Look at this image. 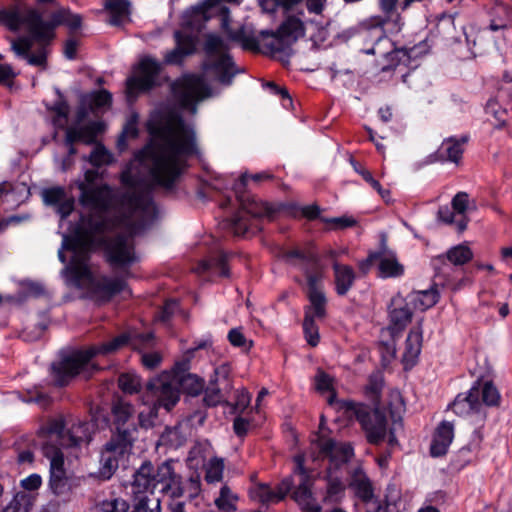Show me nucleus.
<instances>
[{
    "label": "nucleus",
    "mask_w": 512,
    "mask_h": 512,
    "mask_svg": "<svg viewBox=\"0 0 512 512\" xmlns=\"http://www.w3.org/2000/svg\"><path fill=\"white\" fill-rule=\"evenodd\" d=\"M147 128L152 141L137 158L148 169L149 180L137 177L129 167L121 173L124 191L119 192L97 185L99 172L86 170L77 187L79 201L90 214L81 216L70 235H63L58 251L68 284L79 288L89 282L104 301L127 291L125 277L138 261L132 237L145 230L157 212L152 190L158 186L171 193L187 158L198 153L195 131L183 120L180 108L161 105L150 115Z\"/></svg>",
    "instance_id": "obj_1"
},
{
    "label": "nucleus",
    "mask_w": 512,
    "mask_h": 512,
    "mask_svg": "<svg viewBox=\"0 0 512 512\" xmlns=\"http://www.w3.org/2000/svg\"><path fill=\"white\" fill-rule=\"evenodd\" d=\"M295 468L292 475L283 479L276 487L262 484L258 487V496L263 503H278L291 492L292 499L304 512H320L312 493L314 478L305 467V456L302 454L294 457Z\"/></svg>",
    "instance_id": "obj_2"
},
{
    "label": "nucleus",
    "mask_w": 512,
    "mask_h": 512,
    "mask_svg": "<svg viewBox=\"0 0 512 512\" xmlns=\"http://www.w3.org/2000/svg\"><path fill=\"white\" fill-rule=\"evenodd\" d=\"M189 359L176 362L171 372H163L149 381V390L158 396L160 405L170 411L179 401L181 390L196 396L204 388V381L195 374L188 373Z\"/></svg>",
    "instance_id": "obj_3"
},
{
    "label": "nucleus",
    "mask_w": 512,
    "mask_h": 512,
    "mask_svg": "<svg viewBox=\"0 0 512 512\" xmlns=\"http://www.w3.org/2000/svg\"><path fill=\"white\" fill-rule=\"evenodd\" d=\"M131 339L129 334H121L112 340L87 349L77 350L52 365V377L56 385H67L76 375L85 371L92 358L107 356L125 346Z\"/></svg>",
    "instance_id": "obj_4"
},
{
    "label": "nucleus",
    "mask_w": 512,
    "mask_h": 512,
    "mask_svg": "<svg viewBox=\"0 0 512 512\" xmlns=\"http://www.w3.org/2000/svg\"><path fill=\"white\" fill-rule=\"evenodd\" d=\"M227 42L217 35H208L204 44L206 58L203 69L207 76L223 85H230L233 78L243 70L236 67L228 53Z\"/></svg>",
    "instance_id": "obj_5"
},
{
    "label": "nucleus",
    "mask_w": 512,
    "mask_h": 512,
    "mask_svg": "<svg viewBox=\"0 0 512 512\" xmlns=\"http://www.w3.org/2000/svg\"><path fill=\"white\" fill-rule=\"evenodd\" d=\"M238 201L240 209L226 224L237 236H244L249 231L260 230L257 221L262 218L271 220L277 212V209L268 203L258 201L249 195L238 196Z\"/></svg>",
    "instance_id": "obj_6"
},
{
    "label": "nucleus",
    "mask_w": 512,
    "mask_h": 512,
    "mask_svg": "<svg viewBox=\"0 0 512 512\" xmlns=\"http://www.w3.org/2000/svg\"><path fill=\"white\" fill-rule=\"evenodd\" d=\"M62 430L63 423L54 422L50 430V441H45L42 447L44 456L50 462L49 487L56 496L67 495L72 489L71 480L64 468L63 452L60 447L54 445V442L61 437Z\"/></svg>",
    "instance_id": "obj_7"
},
{
    "label": "nucleus",
    "mask_w": 512,
    "mask_h": 512,
    "mask_svg": "<svg viewBox=\"0 0 512 512\" xmlns=\"http://www.w3.org/2000/svg\"><path fill=\"white\" fill-rule=\"evenodd\" d=\"M349 417H355L364 430L367 440L371 444H379L387 434V419L378 409H371L369 406L345 401L340 405Z\"/></svg>",
    "instance_id": "obj_8"
},
{
    "label": "nucleus",
    "mask_w": 512,
    "mask_h": 512,
    "mask_svg": "<svg viewBox=\"0 0 512 512\" xmlns=\"http://www.w3.org/2000/svg\"><path fill=\"white\" fill-rule=\"evenodd\" d=\"M4 21L11 30L26 26L34 37L44 38L49 34V28L43 23L42 15L32 8H15L10 11H0V22Z\"/></svg>",
    "instance_id": "obj_9"
},
{
    "label": "nucleus",
    "mask_w": 512,
    "mask_h": 512,
    "mask_svg": "<svg viewBox=\"0 0 512 512\" xmlns=\"http://www.w3.org/2000/svg\"><path fill=\"white\" fill-rule=\"evenodd\" d=\"M61 421L63 423V430L61 431V437L54 442V445L63 447H77L83 443H89L92 435L93 425L86 421L70 419L65 420L62 417L52 419L47 425V440L50 441V430L54 422Z\"/></svg>",
    "instance_id": "obj_10"
},
{
    "label": "nucleus",
    "mask_w": 512,
    "mask_h": 512,
    "mask_svg": "<svg viewBox=\"0 0 512 512\" xmlns=\"http://www.w3.org/2000/svg\"><path fill=\"white\" fill-rule=\"evenodd\" d=\"M211 96V89L205 79L199 75L185 76L179 89L176 91V97L181 109L190 111L191 114L197 112L196 104L205 98Z\"/></svg>",
    "instance_id": "obj_11"
},
{
    "label": "nucleus",
    "mask_w": 512,
    "mask_h": 512,
    "mask_svg": "<svg viewBox=\"0 0 512 512\" xmlns=\"http://www.w3.org/2000/svg\"><path fill=\"white\" fill-rule=\"evenodd\" d=\"M161 64L152 57H144L140 60L136 75L126 80L127 97L131 100L139 92L147 91L156 84Z\"/></svg>",
    "instance_id": "obj_12"
},
{
    "label": "nucleus",
    "mask_w": 512,
    "mask_h": 512,
    "mask_svg": "<svg viewBox=\"0 0 512 512\" xmlns=\"http://www.w3.org/2000/svg\"><path fill=\"white\" fill-rule=\"evenodd\" d=\"M262 36H271L267 47L273 53L286 52L292 44L304 35L303 22L296 17H288L276 32L262 31Z\"/></svg>",
    "instance_id": "obj_13"
},
{
    "label": "nucleus",
    "mask_w": 512,
    "mask_h": 512,
    "mask_svg": "<svg viewBox=\"0 0 512 512\" xmlns=\"http://www.w3.org/2000/svg\"><path fill=\"white\" fill-rule=\"evenodd\" d=\"M113 416L114 430L111 438H118L117 440H129L130 444H134L137 439V427L131 422L134 414V406L123 400L118 399L112 404L111 408Z\"/></svg>",
    "instance_id": "obj_14"
},
{
    "label": "nucleus",
    "mask_w": 512,
    "mask_h": 512,
    "mask_svg": "<svg viewBox=\"0 0 512 512\" xmlns=\"http://www.w3.org/2000/svg\"><path fill=\"white\" fill-rule=\"evenodd\" d=\"M309 264L301 270L304 272L308 284V298L310 306H313L314 313L319 318L326 316V297L318 284L323 278V266L317 257L309 260Z\"/></svg>",
    "instance_id": "obj_15"
},
{
    "label": "nucleus",
    "mask_w": 512,
    "mask_h": 512,
    "mask_svg": "<svg viewBox=\"0 0 512 512\" xmlns=\"http://www.w3.org/2000/svg\"><path fill=\"white\" fill-rule=\"evenodd\" d=\"M30 37H23L12 42V50L18 57L27 60L28 64L33 66H46L47 45L50 41L42 42L37 40L29 31Z\"/></svg>",
    "instance_id": "obj_16"
},
{
    "label": "nucleus",
    "mask_w": 512,
    "mask_h": 512,
    "mask_svg": "<svg viewBox=\"0 0 512 512\" xmlns=\"http://www.w3.org/2000/svg\"><path fill=\"white\" fill-rule=\"evenodd\" d=\"M367 261H378L379 274L382 278H396L404 273V266L398 261L396 253L388 248L385 237L381 239L379 250L370 253Z\"/></svg>",
    "instance_id": "obj_17"
},
{
    "label": "nucleus",
    "mask_w": 512,
    "mask_h": 512,
    "mask_svg": "<svg viewBox=\"0 0 512 512\" xmlns=\"http://www.w3.org/2000/svg\"><path fill=\"white\" fill-rule=\"evenodd\" d=\"M117 439L110 438L101 452L102 473L107 474L108 477L118 468L119 459L130 454L133 448L129 440Z\"/></svg>",
    "instance_id": "obj_18"
},
{
    "label": "nucleus",
    "mask_w": 512,
    "mask_h": 512,
    "mask_svg": "<svg viewBox=\"0 0 512 512\" xmlns=\"http://www.w3.org/2000/svg\"><path fill=\"white\" fill-rule=\"evenodd\" d=\"M153 478L156 488L161 486L160 490L170 492L172 498L183 496L181 477L174 470V461H165L156 471L153 469Z\"/></svg>",
    "instance_id": "obj_19"
},
{
    "label": "nucleus",
    "mask_w": 512,
    "mask_h": 512,
    "mask_svg": "<svg viewBox=\"0 0 512 512\" xmlns=\"http://www.w3.org/2000/svg\"><path fill=\"white\" fill-rule=\"evenodd\" d=\"M412 312L408 307L407 299L397 294L391 299L389 306V326L388 330L392 337L401 333L410 323Z\"/></svg>",
    "instance_id": "obj_20"
},
{
    "label": "nucleus",
    "mask_w": 512,
    "mask_h": 512,
    "mask_svg": "<svg viewBox=\"0 0 512 512\" xmlns=\"http://www.w3.org/2000/svg\"><path fill=\"white\" fill-rule=\"evenodd\" d=\"M319 456L328 458L330 467L347 463L354 455L353 447L349 443H337L332 439H319Z\"/></svg>",
    "instance_id": "obj_21"
},
{
    "label": "nucleus",
    "mask_w": 512,
    "mask_h": 512,
    "mask_svg": "<svg viewBox=\"0 0 512 512\" xmlns=\"http://www.w3.org/2000/svg\"><path fill=\"white\" fill-rule=\"evenodd\" d=\"M479 396L480 383L476 382L471 387L467 395L459 394L456 397V399L451 405V409L455 414L460 416H466L471 413H476L481 417V420H483L484 413H482L481 411L482 404L479 401Z\"/></svg>",
    "instance_id": "obj_22"
},
{
    "label": "nucleus",
    "mask_w": 512,
    "mask_h": 512,
    "mask_svg": "<svg viewBox=\"0 0 512 512\" xmlns=\"http://www.w3.org/2000/svg\"><path fill=\"white\" fill-rule=\"evenodd\" d=\"M176 47L164 54V62L170 65L182 63L184 58L195 51L196 43L193 36L176 31L174 33Z\"/></svg>",
    "instance_id": "obj_23"
},
{
    "label": "nucleus",
    "mask_w": 512,
    "mask_h": 512,
    "mask_svg": "<svg viewBox=\"0 0 512 512\" xmlns=\"http://www.w3.org/2000/svg\"><path fill=\"white\" fill-rule=\"evenodd\" d=\"M454 438V426L451 422L443 421L436 428L430 446V453L433 457H440L447 453Z\"/></svg>",
    "instance_id": "obj_24"
},
{
    "label": "nucleus",
    "mask_w": 512,
    "mask_h": 512,
    "mask_svg": "<svg viewBox=\"0 0 512 512\" xmlns=\"http://www.w3.org/2000/svg\"><path fill=\"white\" fill-rule=\"evenodd\" d=\"M44 24L49 28V34L44 38L35 37L37 40L42 42L51 41L54 37V28L60 24H65L72 30L80 28L82 24V18L79 14H73L70 10L61 8L54 12L51 16L50 22L43 21Z\"/></svg>",
    "instance_id": "obj_25"
},
{
    "label": "nucleus",
    "mask_w": 512,
    "mask_h": 512,
    "mask_svg": "<svg viewBox=\"0 0 512 512\" xmlns=\"http://www.w3.org/2000/svg\"><path fill=\"white\" fill-rule=\"evenodd\" d=\"M332 269L334 273L335 291L337 295L345 296L355 283L356 273L351 266L341 264L338 261L333 262Z\"/></svg>",
    "instance_id": "obj_26"
},
{
    "label": "nucleus",
    "mask_w": 512,
    "mask_h": 512,
    "mask_svg": "<svg viewBox=\"0 0 512 512\" xmlns=\"http://www.w3.org/2000/svg\"><path fill=\"white\" fill-rule=\"evenodd\" d=\"M227 254L221 249L214 251L208 259L199 262L194 271L198 274L211 272L219 276L226 277L229 275L228 268L226 266Z\"/></svg>",
    "instance_id": "obj_27"
},
{
    "label": "nucleus",
    "mask_w": 512,
    "mask_h": 512,
    "mask_svg": "<svg viewBox=\"0 0 512 512\" xmlns=\"http://www.w3.org/2000/svg\"><path fill=\"white\" fill-rule=\"evenodd\" d=\"M155 489L153 465L150 462H144L134 474L132 493L137 496L146 492L152 493Z\"/></svg>",
    "instance_id": "obj_28"
},
{
    "label": "nucleus",
    "mask_w": 512,
    "mask_h": 512,
    "mask_svg": "<svg viewBox=\"0 0 512 512\" xmlns=\"http://www.w3.org/2000/svg\"><path fill=\"white\" fill-rule=\"evenodd\" d=\"M142 403L148 406V409L147 411L139 412L138 421L142 428L148 429L154 425V421L158 416V409L163 408V405L159 403L158 396L149 390V382L146 384V392L142 398Z\"/></svg>",
    "instance_id": "obj_29"
},
{
    "label": "nucleus",
    "mask_w": 512,
    "mask_h": 512,
    "mask_svg": "<svg viewBox=\"0 0 512 512\" xmlns=\"http://www.w3.org/2000/svg\"><path fill=\"white\" fill-rule=\"evenodd\" d=\"M349 486L362 501L369 502L373 498L372 483L362 468L358 467L352 471Z\"/></svg>",
    "instance_id": "obj_30"
},
{
    "label": "nucleus",
    "mask_w": 512,
    "mask_h": 512,
    "mask_svg": "<svg viewBox=\"0 0 512 512\" xmlns=\"http://www.w3.org/2000/svg\"><path fill=\"white\" fill-rule=\"evenodd\" d=\"M101 130V123L91 122L82 127H69L66 129L65 144L77 141L91 144L94 142L97 133Z\"/></svg>",
    "instance_id": "obj_31"
},
{
    "label": "nucleus",
    "mask_w": 512,
    "mask_h": 512,
    "mask_svg": "<svg viewBox=\"0 0 512 512\" xmlns=\"http://www.w3.org/2000/svg\"><path fill=\"white\" fill-rule=\"evenodd\" d=\"M130 2L128 0H105V9L111 17L108 23L112 26H122L130 21Z\"/></svg>",
    "instance_id": "obj_32"
},
{
    "label": "nucleus",
    "mask_w": 512,
    "mask_h": 512,
    "mask_svg": "<svg viewBox=\"0 0 512 512\" xmlns=\"http://www.w3.org/2000/svg\"><path fill=\"white\" fill-rule=\"evenodd\" d=\"M439 299V293L436 288L428 290L414 291L408 295L407 300L421 311L433 307Z\"/></svg>",
    "instance_id": "obj_33"
},
{
    "label": "nucleus",
    "mask_w": 512,
    "mask_h": 512,
    "mask_svg": "<svg viewBox=\"0 0 512 512\" xmlns=\"http://www.w3.org/2000/svg\"><path fill=\"white\" fill-rule=\"evenodd\" d=\"M316 319L321 320L322 318H319L314 313L313 306L306 307L303 321V331L307 343L312 347L317 346L320 341L319 328L315 323Z\"/></svg>",
    "instance_id": "obj_34"
},
{
    "label": "nucleus",
    "mask_w": 512,
    "mask_h": 512,
    "mask_svg": "<svg viewBox=\"0 0 512 512\" xmlns=\"http://www.w3.org/2000/svg\"><path fill=\"white\" fill-rule=\"evenodd\" d=\"M35 500V494L19 491L0 512H30Z\"/></svg>",
    "instance_id": "obj_35"
},
{
    "label": "nucleus",
    "mask_w": 512,
    "mask_h": 512,
    "mask_svg": "<svg viewBox=\"0 0 512 512\" xmlns=\"http://www.w3.org/2000/svg\"><path fill=\"white\" fill-rule=\"evenodd\" d=\"M467 141V136L446 139L440 147V154H445L449 161L458 163L462 157L464 145Z\"/></svg>",
    "instance_id": "obj_36"
},
{
    "label": "nucleus",
    "mask_w": 512,
    "mask_h": 512,
    "mask_svg": "<svg viewBox=\"0 0 512 512\" xmlns=\"http://www.w3.org/2000/svg\"><path fill=\"white\" fill-rule=\"evenodd\" d=\"M327 470V491L324 500L326 502L335 503L344 496L345 485L340 477L333 475L331 467Z\"/></svg>",
    "instance_id": "obj_37"
},
{
    "label": "nucleus",
    "mask_w": 512,
    "mask_h": 512,
    "mask_svg": "<svg viewBox=\"0 0 512 512\" xmlns=\"http://www.w3.org/2000/svg\"><path fill=\"white\" fill-rule=\"evenodd\" d=\"M469 196L466 192H458L452 199V209L459 217L456 221V227L459 232H463L467 227V218L465 212L468 208Z\"/></svg>",
    "instance_id": "obj_38"
},
{
    "label": "nucleus",
    "mask_w": 512,
    "mask_h": 512,
    "mask_svg": "<svg viewBox=\"0 0 512 512\" xmlns=\"http://www.w3.org/2000/svg\"><path fill=\"white\" fill-rule=\"evenodd\" d=\"M422 331L420 327L413 328L405 342L404 359L406 361H413L418 357L421 351Z\"/></svg>",
    "instance_id": "obj_39"
},
{
    "label": "nucleus",
    "mask_w": 512,
    "mask_h": 512,
    "mask_svg": "<svg viewBox=\"0 0 512 512\" xmlns=\"http://www.w3.org/2000/svg\"><path fill=\"white\" fill-rule=\"evenodd\" d=\"M229 393L230 391L224 390L223 387L209 381V384L204 391L203 400L207 406H216L222 403L230 405L227 401V395Z\"/></svg>",
    "instance_id": "obj_40"
},
{
    "label": "nucleus",
    "mask_w": 512,
    "mask_h": 512,
    "mask_svg": "<svg viewBox=\"0 0 512 512\" xmlns=\"http://www.w3.org/2000/svg\"><path fill=\"white\" fill-rule=\"evenodd\" d=\"M56 92L58 94L59 99L49 109L54 113L53 124L56 127L64 128L68 121L69 106L67 102L63 99L61 92L58 89L56 90Z\"/></svg>",
    "instance_id": "obj_41"
},
{
    "label": "nucleus",
    "mask_w": 512,
    "mask_h": 512,
    "mask_svg": "<svg viewBox=\"0 0 512 512\" xmlns=\"http://www.w3.org/2000/svg\"><path fill=\"white\" fill-rule=\"evenodd\" d=\"M238 497L231 489L224 485L220 489L219 496L215 499V505L223 512H234L236 510V501Z\"/></svg>",
    "instance_id": "obj_42"
},
{
    "label": "nucleus",
    "mask_w": 512,
    "mask_h": 512,
    "mask_svg": "<svg viewBox=\"0 0 512 512\" xmlns=\"http://www.w3.org/2000/svg\"><path fill=\"white\" fill-rule=\"evenodd\" d=\"M231 368L227 363H223L214 369L210 380L211 383L223 387L224 390L232 391L233 384L231 381Z\"/></svg>",
    "instance_id": "obj_43"
},
{
    "label": "nucleus",
    "mask_w": 512,
    "mask_h": 512,
    "mask_svg": "<svg viewBox=\"0 0 512 512\" xmlns=\"http://www.w3.org/2000/svg\"><path fill=\"white\" fill-rule=\"evenodd\" d=\"M131 512H161L160 499L154 496H136Z\"/></svg>",
    "instance_id": "obj_44"
},
{
    "label": "nucleus",
    "mask_w": 512,
    "mask_h": 512,
    "mask_svg": "<svg viewBox=\"0 0 512 512\" xmlns=\"http://www.w3.org/2000/svg\"><path fill=\"white\" fill-rule=\"evenodd\" d=\"M283 260L287 263L298 266L302 269L309 264V260L314 259L316 256L313 253H304L298 249L286 250L281 254Z\"/></svg>",
    "instance_id": "obj_45"
},
{
    "label": "nucleus",
    "mask_w": 512,
    "mask_h": 512,
    "mask_svg": "<svg viewBox=\"0 0 512 512\" xmlns=\"http://www.w3.org/2000/svg\"><path fill=\"white\" fill-rule=\"evenodd\" d=\"M446 257L454 265H464L472 259L473 253L468 246L457 245L447 251Z\"/></svg>",
    "instance_id": "obj_46"
},
{
    "label": "nucleus",
    "mask_w": 512,
    "mask_h": 512,
    "mask_svg": "<svg viewBox=\"0 0 512 512\" xmlns=\"http://www.w3.org/2000/svg\"><path fill=\"white\" fill-rule=\"evenodd\" d=\"M120 389L128 394L138 393L141 389V379L135 373H123L118 378Z\"/></svg>",
    "instance_id": "obj_47"
},
{
    "label": "nucleus",
    "mask_w": 512,
    "mask_h": 512,
    "mask_svg": "<svg viewBox=\"0 0 512 512\" xmlns=\"http://www.w3.org/2000/svg\"><path fill=\"white\" fill-rule=\"evenodd\" d=\"M223 459L214 457L210 459L206 467L205 479L208 483L219 482L223 477Z\"/></svg>",
    "instance_id": "obj_48"
},
{
    "label": "nucleus",
    "mask_w": 512,
    "mask_h": 512,
    "mask_svg": "<svg viewBox=\"0 0 512 512\" xmlns=\"http://www.w3.org/2000/svg\"><path fill=\"white\" fill-rule=\"evenodd\" d=\"M18 193L23 198H27L29 195V190L27 186L23 183L16 185L15 187L8 182L0 183V196L5 195V201L10 202L11 200L15 201L14 194ZM16 201H20V199H16Z\"/></svg>",
    "instance_id": "obj_49"
},
{
    "label": "nucleus",
    "mask_w": 512,
    "mask_h": 512,
    "mask_svg": "<svg viewBox=\"0 0 512 512\" xmlns=\"http://www.w3.org/2000/svg\"><path fill=\"white\" fill-rule=\"evenodd\" d=\"M88 161L95 167H101L112 162V155L102 145H97L89 155Z\"/></svg>",
    "instance_id": "obj_50"
},
{
    "label": "nucleus",
    "mask_w": 512,
    "mask_h": 512,
    "mask_svg": "<svg viewBox=\"0 0 512 512\" xmlns=\"http://www.w3.org/2000/svg\"><path fill=\"white\" fill-rule=\"evenodd\" d=\"M102 512H129V503L122 498H110L100 504Z\"/></svg>",
    "instance_id": "obj_51"
},
{
    "label": "nucleus",
    "mask_w": 512,
    "mask_h": 512,
    "mask_svg": "<svg viewBox=\"0 0 512 512\" xmlns=\"http://www.w3.org/2000/svg\"><path fill=\"white\" fill-rule=\"evenodd\" d=\"M480 394L482 402L488 406H495L499 403V392L491 382L484 383L483 387L480 388Z\"/></svg>",
    "instance_id": "obj_52"
},
{
    "label": "nucleus",
    "mask_w": 512,
    "mask_h": 512,
    "mask_svg": "<svg viewBox=\"0 0 512 512\" xmlns=\"http://www.w3.org/2000/svg\"><path fill=\"white\" fill-rule=\"evenodd\" d=\"M42 197L47 205L57 206L67 196L62 187H52L42 192Z\"/></svg>",
    "instance_id": "obj_53"
},
{
    "label": "nucleus",
    "mask_w": 512,
    "mask_h": 512,
    "mask_svg": "<svg viewBox=\"0 0 512 512\" xmlns=\"http://www.w3.org/2000/svg\"><path fill=\"white\" fill-rule=\"evenodd\" d=\"M251 402V395L250 393L242 388L236 391V400L234 404H231L229 406L232 407L234 413H242Z\"/></svg>",
    "instance_id": "obj_54"
},
{
    "label": "nucleus",
    "mask_w": 512,
    "mask_h": 512,
    "mask_svg": "<svg viewBox=\"0 0 512 512\" xmlns=\"http://www.w3.org/2000/svg\"><path fill=\"white\" fill-rule=\"evenodd\" d=\"M137 133V115H132L131 119L124 126L123 132L118 139L119 149L123 150L125 148L126 137H136Z\"/></svg>",
    "instance_id": "obj_55"
},
{
    "label": "nucleus",
    "mask_w": 512,
    "mask_h": 512,
    "mask_svg": "<svg viewBox=\"0 0 512 512\" xmlns=\"http://www.w3.org/2000/svg\"><path fill=\"white\" fill-rule=\"evenodd\" d=\"M25 296L27 297H40L45 294L44 286L35 281L25 280L21 283Z\"/></svg>",
    "instance_id": "obj_56"
},
{
    "label": "nucleus",
    "mask_w": 512,
    "mask_h": 512,
    "mask_svg": "<svg viewBox=\"0 0 512 512\" xmlns=\"http://www.w3.org/2000/svg\"><path fill=\"white\" fill-rule=\"evenodd\" d=\"M42 484V478L39 474H31L28 477L24 478L20 482V486L24 489L25 492L34 494L36 490L40 488Z\"/></svg>",
    "instance_id": "obj_57"
},
{
    "label": "nucleus",
    "mask_w": 512,
    "mask_h": 512,
    "mask_svg": "<svg viewBox=\"0 0 512 512\" xmlns=\"http://www.w3.org/2000/svg\"><path fill=\"white\" fill-rule=\"evenodd\" d=\"M389 406L392 418L395 421L396 419H400L401 414L404 411V402L399 392H394L391 394V402Z\"/></svg>",
    "instance_id": "obj_58"
},
{
    "label": "nucleus",
    "mask_w": 512,
    "mask_h": 512,
    "mask_svg": "<svg viewBox=\"0 0 512 512\" xmlns=\"http://www.w3.org/2000/svg\"><path fill=\"white\" fill-rule=\"evenodd\" d=\"M179 304L176 300H168L165 302L158 319L162 322H168L170 318L178 311Z\"/></svg>",
    "instance_id": "obj_59"
},
{
    "label": "nucleus",
    "mask_w": 512,
    "mask_h": 512,
    "mask_svg": "<svg viewBox=\"0 0 512 512\" xmlns=\"http://www.w3.org/2000/svg\"><path fill=\"white\" fill-rule=\"evenodd\" d=\"M383 387V377L380 373H374L369 377V383L366 387L367 393L376 397Z\"/></svg>",
    "instance_id": "obj_60"
},
{
    "label": "nucleus",
    "mask_w": 512,
    "mask_h": 512,
    "mask_svg": "<svg viewBox=\"0 0 512 512\" xmlns=\"http://www.w3.org/2000/svg\"><path fill=\"white\" fill-rule=\"evenodd\" d=\"M438 219L445 224H455L459 217L448 206H442L438 210Z\"/></svg>",
    "instance_id": "obj_61"
},
{
    "label": "nucleus",
    "mask_w": 512,
    "mask_h": 512,
    "mask_svg": "<svg viewBox=\"0 0 512 512\" xmlns=\"http://www.w3.org/2000/svg\"><path fill=\"white\" fill-rule=\"evenodd\" d=\"M162 360V357L157 352H151V353H143L141 356V361L143 365L149 369H153L157 367Z\"/></svg>",
    "instance_id": "obj_62"
},
{
    "label": "nucleus",
    "mask_w": 512,
    "mask_h": 512,
    "mask_svg": "<svg viewBox=\"0 0 512 512\" xmlns=\"http://www.w3.org/2000/svg\"><path fill=\"white\" fill-rule=\"evenodd\" d=\"M332 387V379L331 377L324 373L319 372L316 375V389L321 392L330 391Z\"/></svg>",
    "instance_id": "obj_63"
},
{
    "label": "nucleus",
    "mask_w": 512,
    "mask_h": 512,
    "mask_svg": "<svg viewBox=\"0 0 512 512\" xmlns=\"http://www.w3.org/2000/svg\"><path fill=\"white\" fill-rule=\"evenodd\" d=\"M228 339L235 347H244L246 344V338L239 328L231 329L228 333Z\"/></svg>",
    "instance_id": "obj_64"
}]
</instances>
